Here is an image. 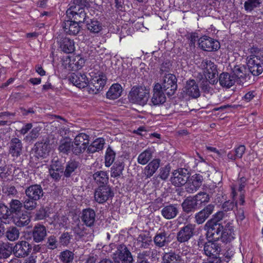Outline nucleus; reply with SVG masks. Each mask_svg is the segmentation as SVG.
Returning <instances> with one entry per match:
<instances>
[{
  "mask_svg": "<svg viewBox=\"0 0 263 263\" xmlns=\"http://www.w3.org/2000/svg\"><path fill=\"white\" fill-rule=\"evenodd\" d=\"M214 209V205L209 204L203 209L195 214V221L198 224L203 223L213 213Z\"/></svg>",
  "mask_w": 263,
  "mask_h": 263,
  "instance_id": "nucleus-22",
  "label": "nucleus"
},
{
  "mask_svg": "<svg viewBox=\"0 0 263 263\" xmlns=\"http://www.w3.org/2000/svg\"><path fill=\"white\" fill-rule=\"evenodd\" d=\"M49 173L53 180L55 181H58L61 179L62 174L64 173V171H59V170H57L53 171L52 168H49Z\"/></svg>",
  "mask_w": 263,
  "mask_h": 263,
  "instance_id": "nucleus-61",
  "label": "nucleus"
},
{
  "mask_svg": "<svg viewBox=\"0 0 263 263\" xmlns=\"http://www.w3.org/2000/svg\"><path fill=\"white\" fill-rule=\"evenodd\" d=\"M151 242V240L145 234H140L137 238V243L140 248H148Z\"/></svg>",
  "mask_w": 263,
  "mask_h": 263,
  "instance_id": "nucleus-53",
  "label": "nucleus"
},
{
  "mask_svg": "<svg viewBox=\"0 0 263 263\" xmlns=\"http://www.w3.org/2000/svg\"><path fill=\"white\" fill-rule=\"evenodd\" d=\"M235 238L234 227L229 223L223 226L222 232L220 233L219 241L228 244L230 243Z\"/></svg>",
  "mask_w": 263,
  "mask_h": 263,
  "instance_id": "nucleus-15",
  "label": "nucleus"
},
{
  "mask_svg": "<svg viewBox=\"0 0 263 263\" xmlns=\"http://www.w3.org/2000/svg\"><path fill=\"white\" fill-rule=\"evenodd\" d=\"M49 144L47 142H37L35 144L33 150L37 158H45L49 152Z\"/></svg>",
  "mask_w": 263,
  "mask_h": 263,
  "instance_id": "nucleus-28",
  "label": "nucleus"
},
{
  "mask_svg": "<svg viewBox=\"0 0 263 263\" xmlns=\"http://www.w3.org/2000/svg\"><path fill=\"white\" fill-rule=\"evenodd\" d=\"M149 97V89L145 86H134L128 95L129 101L134 103L143 106L145 105Z\"/></svg>",
  "mask_w": 263,
  "mask_h": 263,
  "instance_id": "nucleus-1",
  "label": "nucleus"
},
{
  "mask_svg": "<svg viewBox=\"0 0 263 263\" xmlns=\"http://www.w3.org/2000/svg\"><path fill=\"white\" fill-rule=\"evenodd\" d=\"M46 246L50 250H54L58 248V241L54 236H50L48 238Z\"/></svg>",
  "mask_w": 263,
  "mask_h": 263,
  "instance_id": "nucleus-60",
  "label": "nucleus"
},
{
  "mask_svg": "<svg viewBox=\"0 0 263 263\" xmlns=\"http://www.w3.org/2000/svg\"><path fill=\"white\" fill-rule=\"evenodd\" d=\"M210 79L205 78L201 83V88L205 92H210L212 90V88L210 86Z\"/></svg>",
  "mask_w": 263,
  "mask_h": 263,
  "instance_id": "nucleus-62",
  "label": "nucleus"
},
{
  "mask_svg": "<svg viewBox=\"0 0 263 263\" xmlns=\"http://www.w3.org/2000/svg\"><path fill=\"white\" fill-rule=\"evenodd\" d=\"M233 151L236 157L238 159H241L246 151V146L244 145H239L235 146Z\"/></svg>",
  "mask_w": 263,
  "mask_h": 263,
  "instance_id": "nucleus-63",
  "label": "nucleus"
},
{
  "mask_svg": "<svg viewBox=\"0 0 263 263\" xmlns=\"http://www.w3.org/2000/svg\"><path fill=\"white\" fill-rule=\"evenodd\" d=\"M223 228V226L222 224L217 223L214 220H208L204 226V230L206 231L205 234L206 239L218 242Z\"/></svg>",
  "mask_w": 263,
  "mask_h": 263,
  "instance_id": "nucleus-4",
  "label": "nucleus"
},
{
  "mask_svg": "<svg viewBox=\"0 0 263 263\" xmlns=\"http://www.w3.org/2000/svg\"><path fill=\"white\" fill-rule=\"evenodd\" d=\"M22 150L21 141L18 138H13L10 142L9 152L13 157H18L21 155Z\"/></svg>",
  "mask_w": 263,
  "mask_h": 263,
  "instance_id": "nucleus-32",
  "label": "nucleus"
},
{
  "mask_svg": "<svg viewBox=\"0 0 263 263\" xmlns=\"http://www.w3.org/2000/svg\"><path fill=\"white\" fill-rule=\"evenodd\" d=\"M163 260L164 263H180V256L175 252H170L164 255Z\"/></svg>",
  "mask_w": 263,
  "mask_h": 263,
  "instance_id": "nucleus-50",
  "label": "nucleus"
},
{
  "mask_svg": "<svg viewBox=\"0 0 263 263\" xmlns=\"http://www.w3.org/2000/svg\"><path fill=\"white\" fill-rule=\"evenodd\" d=\"M22 207L23 203L19 200L12 199L11 200L9 203V210L12 218L21 214Z\"/></svg>",
  "mask_w": 263,
  "mask_h": 263,
  "instance_id": "nucleus-35",
  "label": "nucleus"
},
{
  "mask_svg": "<svg viewBox=\"0 0 263 263\" xmlns=\"http://www.w3.org/2000/svg\"><path fill=\"white\" fill-rule=\"evenodd\" d=\"M114 196V193L108 185L98 186L94 193L95 201L100 204H103L107 200L112 199Z\"/></svg>",
  "mask_w": 263,
  "mask_h": 263,
  "instance_id": "nucleus-6",
  "label": "nucleus"
},
{
  "mask_svg": "<svg viewBox=\"0 0 263 263\" xmlns=\"http://www.w3.org/2000/svg\"><path fill=\"white\" fill-rule=\"evenodd\" d=\"M12 220L19 227L27 226L30 222V216L23 213H21L18 216H15Z\"/></svg>",
  "mask_w": 263,
  "mask_h": 263,
  "instance_id": "nucleus-39",
  "label": "nucleus"
},
{
  "mask_svg": "<svg viewBox=\"0 0 263 263\" xmlns=\"http://www.w3.org/2000/svg\"><path fill=\"white\" fill-rule=\"evenodd\" d=\"M155 244L156 246L161 248L167 243L166 240V234L164 231L157 232L154 238Z\"/></svg>",
  "mask_w": 263,
  "mask_h": 263,
  "instance_id": "nucleus-42",
  "label": "nucleus"
},
{
  "mask_svg": "<svg viewBox=\"0 0 263 263\" xmlns=\"http://www.w3.org/2000/svg\"><path fill=\"white\" fill-rule=\"evenodd\" d=\"M154 151L151 148H148L139 154L138 157V162L142 165L147 164L152 158Z\"/></svg>",
  "mask_w": 263,
  "mask_h": 263,
  "instance_id": "nucleus-38",
  "label": "nucleus"
},
{
  "mask_svg": "<svg viewBox=\"0 0 263 263\" xmlns=\"http://www.w3.org/2000/svg\"><path fill=\"white\" fill-rule=\"evenodd\" d=\"M198 246L200 248H203V254L207 257L219 255L221 251V246L218 241L207 239L206 242L203 238H199L198 240Z\"/></svg>",
  "mask_w": 263,
  "mask_h": 263,
  "instance_id": "nucleus-2",
  "label": "nucleus"
},
{
  "mask_svg": "<svg viewBox=\"0 0 263 263\" xmlns=\"http://www.w3.org/2000/svg\"><path fill=\"white\" fill-rule=\"evenodd\" d=\"M164 92L161 89L160 84L157 83L154 88V94L151 102L154 105L162 104L165 102Z\"/></svg>",
  "mask_w": 263,
  "mask_h": 263,
  "instance_id": "nucleus-24",
  "label": "nucleus"
},
{
  "mask_svg": "<svg viewBox=\"0 0 263 263\" xmlns=\"http://www.w3.org/2000/svg\"><path fill=\"white\" fill-rule=\"evenodd\" d=\"M72 146V143H71L70 141L66 140L61 141L59 147V149L61 152L64 154H68L71 150Z\"/></svg>",
  "mask_w": 263,
  "mask_h": 263,
  "instance_id": "nucleus-56",
  "label": "nucleus"
},
{
  "mask_svg": "<svg viewBox=\"0 0 263 263\" xmlns=\"http://www.w3.org/2000/svg\"><path fill=\"white\" fill-rule=\"evenodd\" d=\"M89 5L88 0H71L69 7L66 11V15H70L72 13L85 11V8Z\"/></svg>",
  "mask_w": 263,
  "mask_h": 263,
  "instance_id": "nucleus-17",
  "label": "nucleus"
},
{
  "mask_svg": "<svg viewBox=\"0 0 263 263\" xmlns=\"http://www.w3.org/2000/svg\"><path fill=\"white\" fill-rule=\"evenodd\" d=\"M196 200L197 204L200 208L202 205H204L210 201V196L205 192H199L195 196H193Z\"/></svg>",
  "mask_w": 263,
  "mask_h": 263,
  "instance_id": "nucleus-47",
  "label": "nucleus"
},
{
  "mask_svg": "<svg viewBox=\"0 0 263 263\" xmlns=\"http://www.w3.org/2000/svg\"><path fill=\"white\" fill-rule=\"evenodd\" d=\"M9 208L3 203H0V220H6L8 222L12 220V218Z\"/></svg>",
  "mask_w": 263,
  "mask_h": 263,
  "instance_id": "nucleus-43",
  "label": "nucleus"
},
{
  "mask_svg": "<svg viewBox=\"0 0 263 263\" xmlns=\"http://www.w3.org/2000/svg\"><path fill=\"white\" fill-rule=\"evenodd\" d=\"M182 207L183 211L187 213L194 212L199 209L197 202L193 197H187L182 202Z\"/></svg>",
  "mask_w": 263,
  "mask_h": 263,
  "instance_id": "nucleus-31",
  "label": "nucleus"
},
{
  "mask_svg": "<svg viewBox=\"0 0 263 263\" xmlns=\"http://www.w3.org/2000/svg\"><path fill=\"white\" fill-rule=\"evenodd\" d=\"M79 162L75 160L70 159L66 164L65 169L64 170V175L66 178L70 177L72 173L78 167Z\"/></svg>",
  "mask_w": 263,
  "mask_h": 263,
  "instance_id": "nucleus-41",
  "label": "nucleus"
},
{
  "mask_svg": "<svg viewBox=\"0 0 263 263\" xmlns=\"http://www.w3.org/2000/svg\"><path fill=\"white\" fill-rule=\"evenodd\" d=\"M178 213V209L176 205L172 204L164 206L161 211L162 216L167 219L174 218Z\"/></svg>",
  "mask_w": 263,
  "mask_h": 263,
  "instance_id": "nucleus-37",
  "label": "nucleus"
},
{
  "mask_svg": "<svg viewBox=\"0 0 263 263\" xmlns=\"http://www.w3.org/2000/svg\"><path fill=\"white\" fill-rule=\"evenodd\" d=\"M87 146H82V145H74L72 144L71 146V151L72 153L76 155H79L81 153H83L86 149Z\"/></svg>",
  "mask_w": 263,
  "mask_h": 263,
  "instance_id": "nucleus-64",
  "label": "nucleus"
},
{
  "mask_svg": "<svg viewBox=\"0 0 263 263\" xmlns=\"http://www.w3.org/2000/svg\"><path fill=\"white\" fill-rule=\"evenodd\" d=\"M85 23L87 29L92 33H98L102 29L101 23L97 20H92L88 18V20Z\"/></svg>",
  "mask_w": 263,
  "mask_h": 263,
  "instance_id": "nucleus-40",
  "label": "nucleus"
},
{
  "mask_svg": "<svg viewBox=\"0 0 263 263\" xmlns=\"http://www.w3.org/2000/svg\"><path fill=\"white\" fill-rule=\"evenodd\" d=\"M69 81L76 86L83 88L88 85L89 82L86 74L81 72L72 73L69 77Z\"/></svg>",
  "mask_w": 263,
  "mask_h": 263,
  "instance_id": "nucleus-13",
  "label": "nucleus"
},
{
  "mask_svg": "<svg viewBox=\"0 0 263 263\" xmlns=\"http://www.w3.org/2000/svg\"><path fill=\"white\" fill-rule=\"evenodd\" d=\"M202 182V176L200 174H196L193 175L191 180L186 184V191L193 193L197 191L201 186Z\"/></svg>",
  "mask_w": 263,
  "mask_h": 263,
  "instance_id": "nucleus-23",
  "label": "nucleus"
},
{
  "mask_svg": "<svg viewBox=\"0 0 263 263\" xmlns=\"http://www.w3.org/2000/svg\"><path fill=\"white\" fill-rule=\"evenodd\" d=\"M24 137V140L27 143H32L34 140L39 136L40 133H20Z\"/></svg>",
  "mask_w": 263,
  "mask_h": 263,
  "instance_id": "nucleus-58",
  "label": "nucleus"
},
{
  "mask_svg": "<svg viewBox=\"0 0 263 263\" xmlns=\"http://www.w3.org/2000/svg\"><path fill=\"white\" fill-rule=\"evenodd\" d=\"M235 254L234 247L230 243L225 244L224 247H221V251L220 254L224 261L228 262L233 257Z\"/></svg>",
  "mask_w": 263,
  "mask_h": 263,
  "instance_id": "nucleus-34",
  "label": "nucleus"
},
{
  "mask_svg": "<svg viewBox=\"0 0 263 263\" xmlns=\"http://www.w3.org/2000/svg\"><path fill=\"white\" fill-rule=\"evenodd\" d=\"M6 238L10 241H13L17 240L20 236V232L15 227H10L7 228L5 233Z\"/></svg>",
  "mask_w": 263,
  "mask_h": 263,
  "instance_id": "nucleus-46",
  "label": "nucleus"
},
{
  "mask_svg": "<svg viewBox=\"0 0 263 263\" xmlns=\"http://www.w3.org/2000/svg\"><path fill=\"white\" fill-rule=\"evenodd\" d=\"M219 84L222 87L229 88L236 82L235 77L232 73L222 72L220 74L218 79Z\"/></svg>",
  "mask_w": 263,
  "mask_h": 263,
  "instance_id": "nucleus-25",
  "label": "nucleus"
},
{
  "mask_svg": "<svg viewBox=\"0 0 263 263\" xmlns=\"http://www.w3.org/2000/svg\"><path fill=\"white\" fill-rule=\"evenodd\" d=\"M51 208L48 206H42L36 211L35 215L36 220H43L49 216Z\"/></svg>",
  "mask_w": 263,
  "mask_h": 263,
  "instance_id": "nucleus-44",
  "label": "nucleus"
},
{
  "mask_svg": "<svg viewBox=\"0 0 263 263\" xmlns=\"http://www.w3.org/2000/svg\"><path fill=\"white\" fill-rule=\"evenodd\" d=\"M27 197L34 200H39L44 195L43 189L40 184L31 185L25 190Z\"/></svg>",
  "mask_w": 263,
  "mask_h": 263,
  "instance_id": "nucleus-14",
  "label": "nucleus"
},
{
  "mask_svg": "<svg viewBox=\"0 0 263 263\" xmlns=\"http://www.w3.org/2000/svg\"><path fill=\"white\" fill-rule=\"evenodd\" d=\"M160 160L154 159L150 162L145 167L144 174L146 178H151L159 167Z\"/></svg>",
  "mask_w": 263,
  "mask_h": 263,
  "instance_id": "nucleus-30",
  "label": "nucleus"
},
{
  "mask_svg": "<svg viewBox=\"0 0 263 263\" xmlns=\"http://www.w3.org/2000/svg\"><path fill=\"white\" fill-rule=\"evenodd\" d=\"M67 17L72 20L73 19V21L76 22L78 24L81 23H86L88 20V18H86V13L85 11H77V13H72L70 15H67Z\"/></svg>",
  "mask_w": 263,
  "mask_h": 263,
  "instance_id": "nucleus-48",
  "label": "nucleus"
},
{
  "mask_svg": "<svg viewBox=\"0 0 263 263\" xmlns=\"http://www.w3.org/2000/svg\"><path fill=\"white\" fill-rule=\"evenodd\" d=\"M59 47L65 53H71L75 50L73 40L68 37L62 38L59 41Z\"/></svg>",
  "mask_w": 263,
  "mask_h": 263,
  "instance_id": "nucleus-27",
  "label": "nucleus"
},
{
  "mask_svg": "<svg viewBox=\"0 0 263 263\" xmlns=\"http://www.w3.org/2000/svg\"><path fill=\"white\" fill-rule=\"evenodd\" d=\"M37 200H34L28 197L24 199L23 206L27 210H33L35 209L37 205Z\"/></svg>",
  "mask_w": 263,
  "mask_h": 263,
  "instance_id": "nucleus-57",
  "label": "nucleus"
},
{
  "mask_svg": "<svg viewBox=\"0 0 263 263\" xmlns=\"http://www.w3.org/2000/svg\"><path fill=\"white\" fill-rule=\"evenodd\" d=\"M195 224L189 223L181 228L177 233V240L180 243L187 242L195 235Z\"/></svg>",
  "mask_w": 263,
  "mask_h": 263,
  "instance_id": "nucleus-10",
  "label": "nucleus"
},
{
  "mask_svg": "<svg viewBox=\"0 0 263 263\" xmlns=\"http://www.w3.org/2000/svg\"><path fill=\"white\" fill-rule=\"evenodd\" d=\"M74 144L87 146L89 144V136L85 133H79V134L76 136Z\"/></svg>",
  "mask_w": 263,
  "mask_h": 263,
  "instance_id": "nucleus-51",
  "label": "nucleus"
},
{
  "mask_svg": "<svg viewBox=\"0 0 263 263\" xmlns=\"http://www.w3.org/2000/svg\"><path fill=\"white\" fill-rule=\"evenodd\" d=\"M114 259L120 263H133V258L131 252L125 245L121 244L117 246V250L114 253Z\"/></svg>",
  "mask_w": 263,
  "mask_h": 263,
  "instance_id": "nucleus-7",
  "label": "nucleus"
},
{
  "mask_svg": "<svg viewBox=\"0 0 263 263\" xmlns=\"http://www.w3.org/2000/svg\"><path fill=\"white\" fill-rule=\"evenodd\" d=\"M62 27L64 32L68 34L75 35L80 31V26L76 22L67 20L64 22Z\"/></svg>",
  "mask_w": 263,
  "mask_h": 263,
  "instance_id": "nucleus-26",
  "label": "nucleus"
},
{
  "mask_svg": "<svg viewBox=\"0 0 263 263\" xmlns=\"http://www.w3.org/2000/svg\"><path fill=\"white\" fill-rule=\"evenodd\" d=\"M72 236L68 232L63 233L60 237V243L63 246H67L72 238Z\"/></svg>",
  "mask_w": 263,
  "mask_h": 263,
  "instance_id": "nucleus-59",
  "label": "nucleus"
},
{
  "mask_svg": "<svg viewBox=\"0 0 263 263\" xmlns=\"http://www.w3.org/2000/svg\"><path fill=\"white\" fill-rule=\"evenodd\" d=\"M232 70V74L235 76L236 81L240 84L243 85L248 77L246 67L244 65H236Z\"/></svg>",
  "mask_w": 263,
  "mask_h": 263,
  "instance_id": "nucleus-19",
  "label": "nucleus"
},
{
  "mask_svg": "<svg viewBox=\"0 0 263 263\" xmlns=\"http://www.w3.org/2000/svg\"><path fill=\"white\" fill-rule=\"evenodd\" d=\"M247 66L253 76H258L263 71V62L257 54L248 57Z\"/></svg>",
  "mask_w": 263,
  "mask_h": 263,
  "instance_id": "nucleus-8",
  "label": "nucleus"
},
{
  "mask_svg": "<svg viewBox=\"0 0 263 263\" xmlns=\"http://www.w3.org/2000/svg\"><path fill=\"white\" fill-rule=\"evenodd\" d=\"M49 168H52L53 171L57 170H59V171H64V166L62 161L58 157H55L52 159Z\"/></svg>",
  "mask_w": 263,
  "mask_h": 263,
  "instance_id": "nucleus-55",
  "label": "nucleus"
},
{
  "mask_svg": "<svg viewBox=\"0 0 263 263\" xmlns=\"http://www.w3.org/2000/svg\"><path fill=\"white\" fill-rule=\"evenodd\" d=\"M124 168V163L123 161H117L113 165L112 174L114 177H119L122 174Z\"/></svg>",
  "mask_w": 263,
  "mask_h": 263,
  "instance_id": "nucleus-54",
  "label": "nucleus"
},
{
  "mask_svg": "<svg viewBox=\"0 0 263 263\" xmlns=\"http://www.w3.org/2000/svg\"><path fill=\"white\" fill-rule=\"evenodd\" d=\"M106 78L105 76H99L93 78L89 84L90 91L97 94L102 90L106 84Z\"/></svg>",
  "mask_w": 263,
  "mask_h": 263,
  "instance_id": "nucleus-16",
  "label": "nucleus"
},
{
  "mask_svg": "<svg viewBox=\"0 0 263 263\" xmlns=\"http://www.w3.org/2000/svg\"><path fill=\"white\" fill-rule=\"evenodd\" d=\"M200 66L206 78L210 79L211 84L214 85L218 82V70L216 65L211 60H202Z\"/></svg>",
  "mask_w": 263,
  "mask_h": 263,
  "instance_id": "nucleus-3",
  "label": "nucleus"
},
{
  "mask_svg": "<svg viewBox=\"0 0 263 263\" xmlns=\"http://www.w3.org/2000/svg\"><path fill=\"white\" fill-rule=\"evenodd\" d=\"M186 169L182 168L174 171L171 178L172 184L176 186H181L184 185L189 178Z\"/></svg>",
  "mask_w": 263,
  "mask_h": 263,
  "instance_id": "nucleus-12",
  "label": "nucleus"
},
{
  "mask_svg": "<svg viewBox=\"0 0 263 263\" xmlns=\"http://www.w3.org/2000/svg\"><path fill=\"white\" fill-rule=\"evenodd\" d=\"M96 213L91 208L83 209L81 213V219L84 224L88 227L93 226L96 221Z\"/></svg>",
  "mask_w": 263,
  "mask_h": 263,
  "instance_id": "nucleus-18",
  "label": "nucleus"
},
{
  "mask_svg": "<svg viewBox=\"0 0 263 263\" xmlns=\"http://www.w3.org/2000/svg\"><path fill=\"white\" fill-rule=\"evenodd\" d=\"M116 156V153L110 146L106 149L105 155V165L109 167L114 162Z\"/></svg>",
  "mask_w": 263,
  "mask_h": 263,
  "instance_id": "nucleus-52",
  "label": "nucleus"
},
{
  "mask_svg": "<svg viewBox=\"0 0 263 263\" xmlns=\"http://www.w3.org/2000/svg\"><path fill=\"white\" fill-rule=\"evenodd\" d=\"M184 89L186 95L193 98H197L200 95L199 87L194 80L187 81Z\"/></svg>",
  "mask_w": 263,
  "mask_h": 263,
  "instance_id": "nucleus-21",
  "label": "nucleus"
},
{
  "mask_svg": "<svg viewBox=\"0 0 263 263\" xmlns=\"http://www.w3.org/2000/svg\"><path fill=\"white\" fill-rule=\"evenodd\" d=\"M32 245L26 241H19L13 247V252L15 256L24 258L31 252Z\"/></svg>",
  "mask_w": 263,
  "mask_h": 263,
  "instance_id": "nucleus-11",
  "label": "nucleus"
},
{
  "mask_svg": "<svg viewBox=\"0 0 263 263\" xmlns=\"http://www.w3.org/2000/svg\"><path fill=\"white\" fill-rule=\"evenodd\" d=\"M262 2V0H245L243 4L244 9L247 12L252 13L261 7Z\"/></svg>",
  "mask_w": 263,
  "mask_h": 263,
  "instance_id": "nucleus-33",
  "label": "nucleus"
},
{
  "mask_svg": "<svg viewBox=\"0 0 263 263\" xmlns=\"http://www.w3.org/2000/svg\"><path fill=\"white\" fill-rule=\"evenodd\" d=\"M122 88L119 84L116 83L111 85L106 93L107 98L110 100H115L121 95Z\"/></svg>",
  "mask_w": 263,
  "mask_h": 263,
  "instance_id": "nucleus-36",
  "label": "nucleus"
},
{
  "mask_svg": "<svg viewBox=\"0 0 263 263\" xmlns=\"http://www.w3.org/2000/svg\"><path fill=\"white\" fill-rule=\"evenodd\" d=\"M59 257L62 263H72L74 254L71 251L65 250L60 252Z\"/></svg>",
  "mask_w": 263,
  "mask_h": 263,
  "instance_id": "nucleus-49",
  "label": "nucleus"
},
{
  "mask_svg": "<svg viewBox=\"0 0 263 263\" xmlns=\"http://www.w3.org/2000/svg\"><path fill=\"white\" fill-rule=\"evenodd\" d=\"M160 87L161 89L167 96H173L177 88L176 76L171 73H165L163 77L162 84H160Z\"/></svg>",
  "mask_w": 263,
  "mask_h": 263,
  "instance_id": "nucleus-5",
  "label": "nucleus"
},
{
  "mask_svg": "<svg viewBox=\"0 0 263 263\" xmlns=\"http://www.w3.org/2000/svg\"><path fill=\"white\" fill-rule=\"evenodd\" d=\"M12 248L9 244L0 241V258L6 259L8 258L12 253Z\"/></svg>",
  "mask_w": 263,
  "mask_h": 263,
  "instance_id": "nucleus-45",
  "label": "nucleus"
},
{
  "mask_svg": "<svg viewBox=\"0 0 263 263\" xmlns=\"http://www.w3.org/2000/svg\"><path fill=\"white\" fill-rule=\"evenodd\" d=\"M199 47L206 51H214L218 50L220 47L219 42L213 39L204 35L198 40Z\"/></svg>",
  "mask_w": 263,
  "mask_h": 263,
  "instance_id": "nucleus-9",
  "label": "nucleus"
},
{
  "mask_svg": "<svg viewBox=\"0 0 263 263\" xmlns=\"http://www.w3.org/2000/svg\"><path fill=\"white\" fill-rule=\"evenodd\" d=\"M93 180L98 186L107 185L108 175L106 172L100 171L95 172L92 175Z\"/></svg>",
  "mask_w": 263,
  "mask_h": 263,
  "instance_id": "nucleus-29",
  "label": "nucleus"
},
{
  "mask_svg": "<svg viewBox=\"0 0 263 263\" xmlns=\"http://www.w3.org/2000/svg\"><path fill=\"white\" fill-rule=\"evenodd\" d=\"M32 237L35 242H42L47 235L46 228L41 224H36L32 231Z\"/></svg>",
  "mask_w": 263,
  "mask_h": 263,
  "instance_id": "nucleus-20",
  "label": "nucleus"
}]
</instances>
